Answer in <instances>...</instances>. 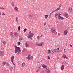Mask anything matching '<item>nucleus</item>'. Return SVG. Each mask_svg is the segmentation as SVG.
<instances>
[{
	"label": "nucleus",
	"instance_id": "obj_1",
	"mask_svg": "<svg viewBox=\"0 0 73 73\" xmlns=\"http://www.w3.org/2000/svg\"><path fill=\"white\" fill-rule=\"evenodd\" d=\"M51 31L52 32L53 35H57V32L56 31L54 30V29L53 27H52L51 28Z\"/></svg>",
	"mask_w": 73,
	"mask_h": 73
},
{
	"label": "nucleus",
	"instance_id": "obj_2",
	"mask_svg": "<svg viewBox=\"0 0 73 73\" xmlns=\"http://www.w3.org/2000/svg\"><path fill=\"white\" fill-rule=\"evenodd\" d=\"M20 49V47H15V53H17V52H18V51L19 50H21Z\"/></svg>",
	"mask_w": 73,
	"mask_h": 73
},
{
	"label": "nucleus",
	"instance_id": "obj_3",
	"mask_svg": "<svg viewBox=\"0 0 73 73\" xmlns=\"http://www.w3.org/2000/svg\"><path fill=\"white\" fill-rule=\"evenodd\" d=\"M52 52L53 53H55L56 52L57 53V52H59V51H57L56 50V49H53L52 50H51Z\"/></svg>",
	"mask_w": 73,
	"mask_h": 73
},
{
	"label": "nucleus",
	"instance_id": "obj_4",
	"mask_svg": "<svg viewBox=\"0 0 73 73\" xmlns=\"http://www.w3.org/2000/svg\"><path fill=\"white\" fill-rule=\"evenodd\" d=\"M29 18L30 19H35L34 15L33 14H30L29 15Z\"/></svg>",
	"mask_w": 73,
	"mask_h": 73
},
{
	"label": "nucleus",
	"instance_id": "obj_5",
	"mask_svg": "<svg viewBox=\"0 0 73 73\" xmlns=\"http://www.w3.org/2000/svg\"><path fill=\"white\" fill-rule=\"evenodd\" d=\"M61 57L62 58L63 57V58H66V60H68V58L66 56V55L65 54H64Z\"/></svg>",
	"mask_w": 73,
	"mask_h": 73
},
{
	"label": "nucleus",
	"instance_id": "obj_6",
	"mask_svg": "<svg viewBox=\"0 0 73 73\" xmlns=\"http://www.w3.org/2000/svg\"><path fill=\"white\" fill-rule=\"evenodd\" d=\"M14 59V56H12L11 57V62H12V63H13V64L14 65H15V63H14V62H13V61Z\"/></svg>",
	"mask_w": 73,
	"mask_h": 73
},
{
	"label": "nucleus",
	"instance_id": "obj_7",
	"mask_svg": "<svg viewBox=\"0 0 73 73\" xmlns=\"http://www.w3.org/2000/svg\"><path fill=\"white\" fill-rule=\"evenodd\" d=\"M4 52L3 51H0V56L1 57H2L3 56H4Z\"/></svg>",
	"mask_w": 73,
	"mask_h": 73
},
{
	"label": "nucleus",
	"instance_id": "obj_8",
	"mask_svg": "<svg viewBox=\"0 0 73 73\" xmlns=\"http://www.w3.org/2000/svg\"><path fill=\"white\" fill-rule=\"evenodd\" d=\"M58 18L59 20H60V19H61V20H64V17H61L60 16H58Z\"/></svg>",
	"mask_w": 73,
	"mask_h": 73
},
{
	"label": "nucleus",
	"instance_id": "obj_9",
	"mask_svg": "<svg viewBox=\"0 0 73 73\" xmlns=\"http://www.w3.org/2000/svg\"><path fill=\"white\" fill-rule=\"evenodd\" d=\"M68 11L69 12H70V13H72V12H73V10L72 9V8L71 7L69 8Z\"/></svg>",
	"mask_w": 73,
	"mask_h": 73
},
{
	"label": "nucleus",
	"instance_id": "obj_10",
	"mask_svg": "<svg viewBox=\"0 0 73 73\" xmlns=\"http://www.w3.org/2000/svg\"><path fill=\"white\" fill-rule=\"evenodd\" d=\"M64 35H67L68 33V31L67 30H65L64 32Z\"/></svg>",
	"mask_w": 73,
	"mask_h": 73
},
{
	"label": "nucleus",
	"instance_id": "obj_11",
	"mask_svg": "<svg viewBox=\"0 0 73 73\" xmlns=\"http://www.w3.org/2000/svg\"><path fill=\"white\" fill-rule=\"evenodd\" d=\"M25 46L26 48H28V47H29V44H28V43L27 42H25Z\"/></svg>",
	"mask_w": 73,
	"mask_h": 73
},
{
	"label": "nucleus",
	"instance_id": "obj_12",
	"mask_svg": "<svg viewBox=\"0 0 73 73\" xmlns=\"http://www.w3.org/2000/svg\"><path fill=\"white\" fill-rule=\"evenodd\" d=\"M65 17H66V18H68V14L67 13L65 14L64 15Z\"/></svg>",
	"mask_w": 73,
	"mask_h": 73
},
{
	"label": "nucleus",
	"instance_id": "obj_13",
	"mask_svg": "<svg viewBox=\"0 0 73 73\" xmlns=\"http://www.w3.org/2000/svg\"><path fill=\"white\" fill-rule=\"evenodd\" d=\"M27 37H28V38H30L31 40H33V39L32 38V37H31V36H30V34H29V36H27Z\"/></svg>",
	"mask_w": 73,
	"mask_h": 73
},
{
	"label": "nucleus",
	"instance_id": "obj_14",
	"mask_svg": "<svg viewBox=\"0 0 73 73\" xmlns=\"http://www.w3.org/2000/svg\"><path fill=\"white\" fill-rule=\"evenodd\" d=\"M44 45V42H41L40 44V46H42V45Z\"/></svg>",
	"mask_w": 73,
	"mask_h": 73
},
{
	"label": "nucleus",
	"instance_id": "obj_15",
	"mask_svg": "<svg viewBox=\"0 0 73 73\" xmlns=\"http://www.w3.org/2000/svg\"><path fill=\"white\" fill-rule=\"evenodd\" d=\"M62 6V4H61L60 5H59V7L57 9L58 10H60V8H61V6Z\"/></svg>",
	"mask_w": 73,
	"mask_h": 73
},
{
	"label": "nucleus",
	"instance_id": "obj_16",
	"mask_svg": "<svg viewBox=\"0 0 73 73\" xmlns=\"http://www.w3.org/2000/svg\"><path fill=\"white\" fill-rule=\"evenodd\" d=\"M64 69V65H62L61 67V69L62 70H63Z\"/></svg>",
	"mask_w": 73,
	"mask_h": 73
},
{
	"label": "nucleus",
	"instance_id": "obj_17",
	"mask_svg": "<svg viewBox=\"0 0 73 73\" xmlns=\"http://www.w3.org/2000/svg\"><path fill=\"white\" fill-rule=\"evenodd\" d=\"M14 35L15 36H17L18 35V34L17 33L15 32L14 33Z\"/></svg>",
	"mask_w": 73,
	"mask_h": 73
},
{
	"label": "nucleus",
	"instance_id": "obj_18",
	"mask_svg": "<svg viewBox=\"0 0 73 73\" xmlns=\"http://www.w3.org/2000/svg\"><path fill=\"white\" fill-rule=\"evenodd\" d=\"M14 10L15 11H18L19 10V9L17 7H16L14 9Z\"/></svg>",
	"mask_w": 73,
	"mask_h": 73
},
{
	"label": "nucleus",
	"instance_id": "obj_19",
	"mask_svg": "<svg viewBox=\"0 0 73 73\" xmlns=\"http://www.w3.org/2000/svg\"><path fill=\"white\" fill-rule=\"evenodd\" d=\"M57 11H58V10L57 9L56 10H54L52 12V13H54V12H57Z\"/></svg>",
	"mask_w": 73,
	"mask_h": 73
},
{
	"label": "nucleus",
	"instance_id": "obj_20",
	"mask_svg": "<svg viewBox=\"0 0 73 73\" xmlns=\"http://www.w3.org/2000/svg\"><path fill=\"white\" fill-rule=\"evenodd\" d=\"M33 35H34V34L33 33H31L30 34V37H32L33 36Z\"/></svg>",
	"mask_w": 73,
	"mask_h": 73
},
{
	"label": "nucleus",
	"instance_id": "obj_21",
	"mask_svg": "<svg viewBox=\"0 0 73 73\" xmlns=\"http://www.w3.org/2000/svg\"><path fill=\"white\" fill-rule=\"evenodd\" d=\"M26 58L28 59V60H30V55H29L27 57H26Z\"/></svg>",
	"mask_w": 73,
	"mask_h": 73
},
{
	"label": "nucleus",
	"instance_id": "obj_22",
	"mask_svg": "<svg viewBox=\"0 0 73 73\" xmlns=\"http://www.w3.org/2000/svg\"><path fill=\"white\" fill-rule=\"evenodd\" d=\"M18 52L17 53V54H19V53L20 54V52H21V50H19V51H18Z\"/></svg>",
	"mask_w": 73,
	"mask_h": 73
},
{
	"label": "nucleus",
	"instance_id": "obj_23",
	"mask_svg": "<svg viewBox=\"0 0 73 73\" xmlns=\"http://www.w3.org/2000/svg\"><path fill=\"white\" fill-rule=\"evenodd\" d=\"M42 66L43 67V68H46V66H45V65L44 64H43L42 65Z\"/></svg>",
	"mask_w": 73,
	"mask_h": 73
},
{
	"label": "nucleus",
	"instance_id": "obj_24",
	"mask_svg": "<svg viewBox=\"0 0 73 73\" xmlns=\"http://www.w3.org/2000/svg\"><path fill=\"white\" fill-rule=\"evenodd\" d=\"M18 18H17V17H16V18L15 20H16V23H18Z\"/></svg>",
	"mask_w": 73,
	"mask_h": 73
},
{
	"label": "nucleus",
	"instance_id": "obj_25",
	"mask_svg": "<svg viewBox=\"0 0 73 73\" xmlns=\"http://www.w3.org/2000/svg\"><path fill=\"white\" fill-rule=\"evenodd\" d=\"M2 43H3V45H5V44H7V43L5 41L3 42Z\"/></svg>",
	"mask_w": 73,
	"mask_h": 73
},
{
	"label": "nucleus",
	"instance_id": "obj_26",
	"mask_svg": "<svg viewBox=\"0 0 73 73\" xmlns=\"http://www.w3.org/2000/svg\"><path fill=\"white\" fill-rule=\"evenodd\" d=\"M5 62H3L2 63V65L3 66H4L5 65Z\"/></svg>",
	"mask_w": 73,
	"mask_h": 73
},
{
	"label": "nucleus",
	"instance_id": "obj_27",
	"mask_svg": "<svg viewBox=\"0 0 73 73\" xmlns=\"http://www.w3.org/2000/svg\"><path fill=\"white\" fill-rule=\"evenodd\" d=\"M46 73H50V70H47L46 71Z\"/></svg>",
	"mask_w": 73,
	"mask_h": 73
},
{
	"label": "nucleus",
	"instance_id": "obj_28",
	"mask_svg": "<svg viewBox=\"0 0 73 73\" xmlns=\"http://www.w3.org/2000/svg\"><path fill=\"white\" fill-rule=\"evenodd\" d=\"M25 65V63L24 62H23L22 64V67H24V65Z\"/></svg>",
	"mask_w": 73,
	"mask_h": 73
},
{
	"label": "nucleus",
	"instance_id": "obj_29",
	"mask_svg": "<svg viewBox=\"0 0 73 73\" xmlns=\"http://www.w3.org/2000/svg\"><path fill=\"white\" fill-rule=\"evenodd\" d=\"M62 64H63V65H66V64H67V63L65 62H63L62 63Z\"/></svg>",
	"mask_w": 73,
	"mask_h": 73
},
{
	"label": "nucleus",
	"instance_id": "obj_30",
	"mask_svg": "<svg viewBox=\"0 0 73 73\" xmlns=\"http://www.w3.org/2000/svg\"><path fill=\"white\" fill-rule=\"evenodd\" d=\"M48 15H45L44 17H45V19H47V17H48Z\"/></svg>",
	"mask_w": 73,
	"mask_h": 73
},
{
	"label": "nucleus",
	"instance_id": "obj_31",
	"mask_svg": "<svg viewBox=\"0 0 73 73\" xmlns=\"http://www.w3.org/2000/svg\"><path fill=\"white\" fill-rule=\"evenodd\" d=\"M27 29H25L23 30V31L24 32H25L27 31Z\"/></svg>",
	"mask_w": 73,
	"mask_h": 73
},
{
	"label": "nucleus",
	"instance_id": "obj_32",
	"mask_svg": "<svg viewBox=\"0 0 73 73\" xmlns=\"http://www.w3.org/2000/svg\"><path fill=\"white\" fill-rule=\"evenodd\" d=\"M34 17H35V19H36V18H37V15H36L35 16H34Z\"/></svg>",
	"mask_w": 73,
	"mask_h": 73
},
{
	"label": "nucleus",
	"instance_id": "obj_33",
	"mask_svg": "<svg viewBox=\"0 0 73 73\" xmlns=\"http://www.w3.org/2000/svg\"><path fill=\"white\" fill-rule=\"evenodd\" d=\"M20 28H21V27L20 26H19L18 27V31H20Z\"/></svg>",
	"mask_w": 73,
	"mask_h": 73
},
{
	"label": "nucleus",
	"instance_id": "obj_34",
	"mask_svg": "<svg viewBox=\"0 0 73 73\" xmlns=\"http://www.w3.org/2000/svg\"><path fill=\"white\" fill-rule=\"evenodd\" d=\"M17 44L18 45H20L21 44V43H20V42H17Z\"/></svg>",
	"mask_w": 73,
	"mask_h": 73
},
{
	"label": "nucleus",
	"instance_id": "obj_35",
	"mask_svg": "<svg viewBox=\"0 0 73 73\" xmlns=\"http://www.w3.org/2000/svg\"><path fill=\"white\" fill-rule=\"evenodd\" d=\"M50 53V50H49L48 51V53Z\"/></svg>",
	"mask_w": 73,
	"mask_h": 73
},
{
	"label": "nucleus",
	"instance_id": "obj_36",
	"mask_svg": "<svg viewBox=\"0 0 73 73\" xmlns=\"http://www.w3.org/2000/svg\"><path fill=\"white\" fill-rule=\"evenodd\" d=\"M36 45H37L38 46H40V44H38L37 43H36Z\"/></svg>",
	"mask_w": 73,
	"mask_h": 73
},
{
	"label": "nucleus",
	"instance_id": "obj_37",
	"mask_svg": "<svg viewBox=\"0 0 73 73\" xmlns=\"http://www.w3.org/2000/svg\"><path fill=\"white\" fill-rule=\"evenodd\" d=\"M23 50V52H25V51L26 50V49L25 48H24Z\"/></svg>",
	"mask_w": 73,
	"mask_h": 73
},
{
	"label": "nucleus",
	"instance_id": "obj_38",
	"mask_svg": "<svg viewBox=\"0 0 73 73\" xmlns=\"http://www.w3.org/2000/svg\"><path fill=\"white\" fill-rule=\"evenodd\" d=\"M7 66H10V64H9V63H7Z\"/></svg>",
	"mask_w": 73,
	"mask_h": 73
},
{
	"label": "nucleus",
	"instance_id": "obj_39",
	"mask_svg": "<svg viewBox=\"0 0 73 73\" xmlns=\"http://www.w3.org/2000/svg\"><path fill=\"white\" fill-rule=\"evenodd\" d=\"M11 5H12V6H14V3H11Z\"/></svg>",
	"mask_w": 73,
	"mask_h": 73
},
{
	"label": "nucleus",
	"instance_id": "obj_40",
	"mask_svg": "<svg viewBox=\"0 0 73 73\" xmlns=\"http://www.w3.org/2000/svg\"><path fill=\"white\" fill-rule=\"evenodd\" d=\"M1 9H3V10H4V7H0Z\"/></svg>",
	"mask_w": 73,
	"mask_h": 73
},
{
	"label": "nucleus",
	"instance_id": "obj_41",
	"mask_svg": "<svg viewBox=\"0 0 73 73\" xmlns=\"http://www.w3.org/2000/svg\"><path fill=\"white\" fill-rule=\"evenodd\" d=\"M48 58L49 59V60H50V56H48Z\"/></svg>",
	"mask_w": 73,
	"mask_h": 73
},
{
	"label": "nucleus",
	"instance_id": "obj_42",
	"mask_svg": "<svg viewBox=\"0 0 73 73\" xmlns=\"http://www.w3.org/2000/svg\"><path fill=\"white\" fill-rule=\"evenodd\" d=\"M11 38H13V35H11Z\"/></svg>",
	"mask_w": 73,
	"mask_h": 73
},
{
	"label": "nucleus",
	"instance_id": "obj_43",
	"mask_svg": "<svg viewBox=\"0 0 73 73\" xmlns=\"http://www.w3.org/2000/svg\"><path fill=\"white\" fill-rule=\"evenodd\" d=\"M40 73H44V72L43 71H42L40 72Z\"/></svg>",
	"mask_w": 73,
	"mask_h": 73
},
{
	"label": "nucleus",
	"instance_id": "obj_44",
	"mask_svg": "<svg viewBox=\"0 0 73 73\" xmlns=\"http://www.w3.org/2000/svg\"><path fill=\"white\" fill-rule=\"evenodd\" d=\"M37 38H38V39L40 38V36H38Z\"/></svg>",
	"mask_w": 73,
	"mask_h": 73
},
{
	"label": "nucleus",
	"instance_id": "obj_45",
	"mask_svg": "<svg viewBox=\"0 0 73 73\" xmlns=\"http://www.w3.org/2000/svg\"><path fill=\"white\" fill-rule=\"evenodd\" d=\"M52 13H51L50 14V17L51 16H52Z\"/></svg>",
	"mask_w": 73,
	"mask_h": 73
},
{
	"label": "nucleus",
	"instance_id": "obj_46",
	"mask_svg": "<svg viewBox=\"0 0 73 73\" xmlns=\"http://www.w3.org/2000/svg\"><path fill=\"white\" fill-rule=\"evenodd\" d=\"M20 40L21 41L23 40V38H20Z\"/></svg>",
	"mask_w": 73,
	"mask_h": 73
},
{
	"label": "nucleus",
	"instance_id": "obj_47",
	"mask_svg": "<svg viewBox=\"0 0 73 73\" xmlns=\"http://www.w3.org/2000/svg\"><path fill=\"white\" fill-rule=\"evenodd\" d=\"M44 26H45L46 25V23H45L44 24Z\"/></svg>",
	"mask_w": 73,
	"mask_h": 73
},
{
	"label": "nucleus",
	"instance_id": "obj_48",
	"mask_svg": "<svg viewBox=\"0 0 73 73\" xmlns=\"http://www.w3.org/2000/svg\"><path fill=\"white\" fill-rule=\"evenodd\" d=\"M12 34H13L12 32L10 33V35H12Z\"/></svg>",
	"mask_w": 73,
	"mask_h": 73
},
{
	"label": "nucleus",
	"instance_id": "obj_49",
	"mask_svg": "<svg viewBox=\"0 0 73 73\" xmlns=\"http://www.w3.org/2000/svg\"><path fill=\"white\" fill-rule=\"evenodd\" d=\"M56 16H58V14H56V15H55Z\"/></svg>",
	"mask_w": 73,
	"mask_h": 73
},
{
	"label": "nucleus",
	"instance_id": "obj_50",
	"mask_svg": "<svg viewBox=\"0 0 73 73\" xmlns=\"http://www.w3.org/2000/svg\"><path fill=\"white\" fill-rule=\"evenodd\" d=\"M14 47H15V48H16L17 47V46H16V45L14 46Z\"/></svg>",
	"mask_w": 73,
	"mask_h": 73
},
{
	"label": "nucleus",
	"instance_id": "obj_51",
	"mask_svg": "<svg viewBox=\"0 0 73 73\" xmlns=\"http://www.w3.org/2000/svg\"><path fill=\"white\" fill-rule=\"evenodd\" d=\"M38 70H36V72L37 73H38Z\"/></svg>",
	"mask_w": 73,
	"mask_h": 73
},
{
	"label": "nucleus",
	"instance_id": "obj_52",
	"mask_svg": "<svg viewBox=\"0 0 73 73\" xmlns=\"http://www.w3.org/2000/svg\"><path fill=\"white\" fill-rule=\"evenodd\" d=\"M59 58L58 57H57L56 58L57 60H58Z\"/></svg>",
	"mask_w": 73,
	"mask_h": 73
},
{
	"label": "nucleus",
	"instance_id": "obj_53",
	"mask_svg": "<svg viewBox=\"0 0 73 73\" xmlns=\"http://www.w3.org/2000/svg\"><path fill=\"white\" fill-rule=\"evenodd\" d=\"M59 49H60V48H58L56 49L57 50H59Z\"/></svg>",
	"mask_w": 73,
	"mask_h": 73
},
{
	"label": "nucleus",
	"instance_id": "obj_54",
	"mask_svg": "<svg viewBox=\"0 0 73 73\" xmlns=\"http://www.w3.org/2000/svg\"><path fill=\"white\" fill-rule=\"evenodd\" d=\"M15 65V66H14V69H15V68H16V65Z\"/></svg>",
	"mask_w": 73,
	"mask_h": 73
},
{
	"label": "nucleus",
	"instance_id": "obj_55",
	"mask_svg": "<svg viewBox=\"0 0 73 73\" xmlns=\"http://www.w3.org/2000/svg\"><path fill=\"white\" fill-rule=\"evenodd\" d=\"M42 37V35H41L40 36H39V38H41Z\"/></svg>",
	"mask_w": 73,
	"mask_h": 73
},
{
	"label": "nucleus",
	"instance_id": "obj_56",
	"mask_svg": "<svg viewBox=\"0 0 73 73\" xmlns=\"http://www.w3.org/2000/svg\"><path fill=\"white\" fill-rule=\"evenodd\" d=\"M38 69H39V70H40V67H38Z\"/></svg>",
	"mask_w": 73,
	"mask_h": 73
},
{
	"label": "nucleus",
	"instance_id": "obj_57",
	"mask_svg": "<svg viewBox=\"0 0 73 73\" xmlns=\"http://www.w3.org/2000/svg\"><path fill=\"white\" fill-rule=\"evenodd\" d=\"M70 46H71V47H72V44H70Z\"/></svg>",
	"mask_w": 73,
	"mask_h": 73
},
{
	"label": "nucleus",
	"instance_id": "obj_58",
	"mask_svg": "<svg viewBox=\"0 0 73 73\" xmlns=\"http://www.w3.org/2000/svg\"><path fill=\"white\" fill-rule=\"evenodd\" d=\"M60 33H58V36H60Z\"/></svg>",
	"mask_w": 73,
	"mask_h": 73
},
{
	"label": "nucleus",
	"instance_id": "obj_59",
	"mask_svg": "<svg viewBox=\"0 0 73 73\" xmlns=\"http://www.w3.org/2000/svg\"><path fill=\"white\" fill-rule=\"evenodd\" d=\"M64 52H65V48L64 49Z\"/></svg>",
	"mask_w": 73,
	"mask_h": 73
},
{
	"label": "nucleus",
	"instance_id": "obj_60",
	"mask_svg": "<svg viewBox=\"0 0 73 73\" xmlns=\"http://www.w3.org/2000/svg\"><path fill=\"white\" fill-rule=\"evenodd\" d=\"M2 15H5V14H4V13L3 14H2Z\"/></svg>",
	"mask_w": 73,
	"mask_h": 73
},
{
	"label": "nucleus",
	"instance_id": "obj_61",
	"mask_svg": "<svg viewBox=\"0 0 73 73\" xmlns=\"http://www.w3.org/2000/svg\"><path fill=\"white\" fill-rule=\"evenodd\" d=\"M31 31H30V32L29 33V34H31Z\"/></svg>",
	"mask_w": 73,
	"mask_h": 73
},
{
	"label": "nucleus",
	"instance_id": "obj_62",
	"mask_svg": "<svg viewBox=\"0 0 73 73\" xmlns=\"http://www.w3.org/2000/svg\"><path fill=\"white\" fill-rule=\"evenodd\" d=\"M60 15H61V14H59V15L60 16Z\"/></svg>",
	"mask_w": 73,
	"mask_h": 73
},
{
	"label": "nucleus",
	"instance_id": "obj_63",
	"mask_svg": "<svg viewBox=\"0 0 73 73\" xmlns=\"http://www.w3.org/2000/svg\"><path fill=\"white\" fill-rule=\"evenodd\" d=\"M11 69H13V67H11Z\"/></svg>",
	"mask_w": 73,
	"mask_h": 73
},
{
	"label": "nucleus",
	"instance_id": "obj_64",
	"mask_svg": "<svg viewBox=\"0 0 73 73\" xmlns=\"http://www.w3.org/2000/svg\"><path fill=\"white\" fill-rule=\"evenodd\" d=\"M58 23V21L56 22V24H57Z\"/></svg>",
	"mask_w": 73,
	"mask_h": 73
}]
</instances>
